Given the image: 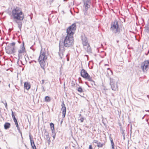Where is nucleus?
<instances>
[{"mask_svg": "<svg viewBox=\"0 0 149 149\" xmlns=\"http://www.w3.org/2000/svg\"><path fill=\"white\" fill-rule=\"evenodd\" d=\"M67 60L68 61H69V59H67Z\"/></svg>", "mask_w": 149, "mask_h": 149, "instance_id": "13d9d810", "label": "nucleus"}, {"mask_svg": "<svg viewBox=\"0 0 149 149\" xmlns=\"http://www.w3.org/2000/svg\"><path fill=\"white\" fill-rule=\"evenodd\" d=\"M105 65H107V64H105Z\"/></svg>", "mask_w": 149, "mask_h": 149, "instance_id": "bf43d9fd", "label": "nucleus"}, {"mask_svg": "<svg viewBox=\"0 0 149 149\" xmlns=\"http://www.w3.org/2000/svg\"><path fill=\"white\" fill-rule=\"evenodd\" d=\"M19 132L21 134V135L22 136V132L20 130V131H19Z\"/></svg>", "mask_w": 149, "mask_h": 149, "instance_id": "09e8293b", "label": "nucleus"}, {"mask_svg": "<svg viewBox=\"0 0 149 149\" xmlns=\"http://www.w3.org/2000/svg\"><path fill=\"white\" fill-rule=\"evenodd\" d=\"M84 56H86L87 57V59L88 60V55H84Z\"/></svg>", "mask_w": 149, "mask_h": 149, "instance_id": "de8ad7c7", "label": "nucleus"}, {"mask_svg": "<svg viewBox=\"0 0 149 149\" xmlns=\"http://www.w3.org/2000/svg\"><path fill=\"white\" fill-rule=\"evenodd\" d=\"M93 142L95 143H96L97 144V145L98 143L99 142L98 141L96 140H94L93 141Z\"/></svg>", "mask_w": 149, "mask_h": 149, "instance_id": "4c0bfd02", "label": "nucleus"}, {"mask_svg": "<svg viewBox=\"0 0 149 149\" xmlns=\"http://www.w3.org/2000/svg\"><path fill=\"white\" fill-rule=\"evenodd\" d=\"M111 143L112 149H114V144L113 140L111 137H109Z\"/></svg>", "mask_w": 149, "mask_h": 149, "instance_id": "6ab92c4d", "label": "nucleus"}, {"mask_svg": "<svg viewBox=\"0 0 149 149\" xmlns=\"http://www.w3.org/2000/svg\"><path fill=\"white\" fill-rule=\"evenodd\" d=\"M54 1V0H48V1L49 2L50 4L51 5Z\"/></svg>", "mask_w": 149, "mask_h": 149, "instance_id": "f704fd0d", "label": "nucleus"}, {"mask_svg": "<svg viewBox=\"0 0 149 149\" xmlns=\"http://www.w3.org/2000/svg\"><path fill=\"white\" fill-rule=\"evenodd\" d=\"M84 118L83 117H81L79 120H80L81 122H83L84 121Z\"/></svg>", "mask_w": 149, "mask_h": 149, "instance_id": "c9c22d12", "label": "nucleus"}, {"mask_svg": "<svg viewBox=\"0 0 149 149\" xmlns=\"http://www.w3.org/2000/svg\"><path fill=\"white\" fill-rule=\"evenodd\" d=\"M31 62H29V63H31Z\"/></svg>", "mask_w": 149, "mask_h": 149, "instance_id": "6e6d98bb", "label": "nucleus"}, {"mask_svg": "<svg viewBox=\"0 0 149 149\" xmlns=\"http://www.w3.org/2000/svg\"><path fill=\"white\" fill-rule=\"evenodd\" d=\"M6 48H8V49H10L11 51V52L14 53V50H15V48L14 47H6Z\"/></svg>", "mask_w": 149, "mask_h": 149, "instance_id": "4be33fe9", "label": "nucleus"}, {"mask_svg": "<svg viewBox=\"0 0 149 149\" xmlns=\"http://www.w3.org/2000/svg\"><path fill=\"white\" fill-rule=\"evenodd\" d=\"M110 84L112 90L114 91L118 90V88L117 82L114 79L111 78V77H110Z\"/></svg>", "mask_w": 149, "mask_h": 149, "instance_id": "0eeeda50", "label": "nucleus"}, {"mask_svg": "<svg viewBox=\"0 0 149 149\" xmlns=\"http://www.w3.org/2000/svg\"><path fill=\"white\" fill-rule=\"evenodd\" d=\"M24 87L25 89L28 90L30 88L31 85L28 82H25L24 83Z\"/></svg>", "mask_w": 149, "mask_h": 149, "instance_id": "4468645a", "label": "nucleus"}, {"mask_svg": "<svg viewBox=\"0 0 149 149\" xmlns=\"http://www.w3.org/2000/svg\"><path fill=\"white\" fill-rule=\"evenodd\" d=\"M84 8L88 9L90 7L91 0H82Z\"/></svg>", "mask_w": 149, "mask_h": 149, "instance_id": "9d476101", "label": "nucleus"}, {"mask_svg": "<svg viewBox=\"0 0 149 149\" xmlns=\"http://www.w3.org/2000/svg\"><path fill=\"white\" fill-rule=\"evenodd\" d=\"M45 135H49V133L48 132L46 131L45 133Z\"/></svg>", "mask_w": 149, "mask_h": 149, "instance_id": "a19ab883", "label": "nucleus"}, {"mask_svg": "<svg viewBox=\"0 0 149 149\" xmlns=\"http://www.w3.org/2000/svg\"><path fill=\"white\" fill-rule=\"evenodd\" d=\"M29 137L31 141V146H32L33 144H34V143L33 140L32 139L31 135L30 134H29Z\"/></svg>", "mask_w": 149, "mask_h": 149, "instance_id": "b1692460", "label": "nucleus"}, {"mask_svg": "<svg viewBox=\"0 0 149 149\" xmlns=\"http://www.w3.org/2000/svg\"><path fill=\"white\" fill-rule=\"evenodd\" d=\"M50 126L51 128V129L52 131H54V124L52 123H51L50 124Z\"/></svg>", "mask_w": 149, "mask_h": 149, "instance_id": "5701e85b", "label": "nucleus"}, {"mask_svg": "<svg viewBox=\"0 0 149 149\" xmlns=\"http://www.w3.org/2000/svg\"><path fill=\"white\" fill-rule=\"evenodd\" d=\"M76 29V25L75 23L72 24L67 29V34L71 35L73 36L75 31Z\"/></svg>", "mask_w": 149, "mask_h": 149, "instance_id": "39448f33", "label": "nucleus"}, {"mask_svg": "<svg viewBox=\"0 0 149 149\" xmlns=\"http://www.w3.org/2000/svg\"><path fill=\"white\" fill-rule=\"evenodd\" d=\"M62 108L61 110L62 111V116L63 118L65 117L66 112V108L64 103V101L62 102L61 104Z\"/></svg>", "mask_w": 149, "mask_h": 149, "instance_id": "f8f14e48", "label": "nucleus"}, {"mask_svg": "<svg viewBox=\"0 0 149 149\" xmlns=\"http://www.w3.org/2000/svg\"><path fill=\"white\" fill-rule=\"evenodd\" d=\"M141 68L143 72L148 70L149 68V60L145 61L141 64Z\"/></svg>", "mask_w": 149, "mask_h": 149, "instance_id": "6e6552de", "label": "nucleus"}, {"mask_svg": "<svg viewBox=\"0 0 149 149\" xmlns=\"http://www.w3.org/2000/svg\"><path fill=\"white\" fill-rule=\"evenodd\" d=\"M80 75L81 77L88 81H92L91 77L87 71L84 69H82L80 72Z\"/></svg>", "mask_w": 149, "mask_h": 149, "instance_id": "423d86ee", "label": "nucleus"}, {"mask_svg": "<svg viewBox=\"0 0 149 149\" xmlns=\"http://www.w3.org/2000/svg\"><path fill=\"white\" fill-rule=\"evenodd\" d=\"M78 80H79V83H82V81L81 80V78H80V77L79 78Z\"/></svg>", "mask_w": 149, "mask_h": 149, "instance_id": "e433bc0d", "label": "nucleus"}, {"mask_svg": "<svg viewBox=\"0 0 149 149\" xmlns=\"http://www.w3.org/2000/svg\"><path fill=\"white\" fill-rule=\"evenodd\" d=\"M32 146V148L33 149H37L36 146L35 145V144H33L32 146Z\"/></svg>", "mask_w": 149, "mask_h": 149, "instance_id": "473e14b6", "label": "nucleus"}, {"mask_svg": "<svg viewBox=\"0 0 149 149\" xmlns=\"http://www.w3.org/2000/svg\"><path fill=\"white\" fill-rule=\"evenodd\" d=\"M146 29L148 31H149V25L145 27Z\"/></svg>", "mask_w": 149, "mask_h": 149, "instance_id": "72a5a7b5", "label": "nucleus"}, {"mask_svg": "<svg viewBox=\"0 0 149 149\" xmlns=\"http://www.w3.org/2000/svg\"><path fill=\"white\" fill-rule=\"evenodd\" d=\"M43 91H45V90L44 89V88H43Z\"/></svg>", "mask_w": 149, "mask_h": 149, "instance_id": "603ef678", "label": "nucleus"}, {"mask_svg": "<svg viewBox=\"0 0 149 149\" xmlns=\"http://www.w3.org/2000/svg\"><path fill=\"white\" fill-rule=\"evenodd\" d=\"M46 140L48 141L49 143V144L50 142H51V140L50 139V138L49 136V135H46Z\"/></svg>", "mask_w": 149, "mask_h": 149, "instance_id": "a878e982", "label": "nucleus"}, {"mask_svg": "<svg viewBox=\"0 0 149 149\" xmlns=\"http://www.w3.org/2000/svg\"><path fill=\"white\" fill-rule=\"evenodd\" d=\"M12 117L13 119V120H14V121L15 123V125H18V123L17 120L15 116V115L14 114V113H13V111L12 110Z\"/></svg>", "mask_w": 149, "mask_h": 149, "instance_id": "f3484780", "label": "nucleus"}, {"mask_svg": "<svg viewBox=\"0 0 149 149\" xmlns=\"http://www.w3.org/2000/svg\"><path fill=\"white\" fill-rule=\"evenodd\" d=\"M34 61V62H36V61Z\"/></svg>", "mask_w": 149, "mask_h": 149, "instance_id": "052dcab7", "label": "nucleus"}, {"mask_svg": "<svg viewBox=\"0 0 149 149\" xmlns=\"http://www.w3.org/2000/svg\"><path fill=\"white\" fill-rule=\"evenodd\" d=\"M5 107L6 108V109H7V104L6 102V103L5 104Z\"/></svg>", "mask_w": 149, "mask_h": 149, "instance_id": "37998d69", "label": "nucleus"}, {"mask_svg": "<svg viewBox=\"0 0 149 149\" xmlns=\"http://www.w3.org/2000/svg\"><path fill=\"white\" fill-rule=\"evenodd\" d=\"M74 42L73 36L71 35L67 34L66 36L64 38L63 42V45H61V42H60L58 54L61 58H62L63 53L65 51L64 46L66 47H70L73 45Z\"/></svg>", "mask_w": 149, "mask_h": 149, "instance_id": "f257e3e1", "label": "nucleus"}, {"mask_svg": "<svg viewBox=\"0 0 149 149\" xmlns=\"http://www.w3.org/2000/svg\"><path fill=\"white\" fill-rule=\"evenodd\" d=\"M76 87H79V85L78 84H77V83H76Z\"/></svg>", "mask_w": 149, "mask_h": 149, "instance_id": "c03bdc74", "label": "nucleus"}, {"mask_svg": "<svg viewBox=\"0 0 149 149\" xmlns=\"http://www.w3.org/2000/svg\"><path fill=\"white\" fill-rule=\"evenodd\" d=\"M111 29L115 33H119L120 32V29L119 27L118 22L116 20H115L111 24Z\"/></svg>", "mask_w": 149, "mask_h": 149, "instance_id": "20e7f679", "label": "nucleus"}, {"mask_svg": "<svg viewBox=\"0 0 149 149\" xmlns=\"http://www.w3.org/2000/svg\"><path fill=\"white\" fill-rule=\"evenodd\" d=\"M52 136L54 139L56 136V134L55 133V131H52Z\"/></svg>", "mask_w": 149, "mask_h": 149, "instance_id": "c85d7f7f", "label": "nucleus"}, {"mask_svg": "<svg viewBox=\"0 0 149 149\" xmlns=\"http://www.w3.org/2000/svg\"><path fill=\"white\" fill-rule=\"evenodd\" d=\"M10 124L9 123H6L4 125V127L5 129H8L10 128Z\"/></svg>", "mask_w": 149, "mask_h": 149, "instance_id": "a211bd4d", "label": "nucleus"}, {"mask_svg": "<svg viewBox=\"0 0 149 149\" xmlns=\"http://www.w3.org/2000/svg\"><path fill=\"white\" fill-rule=\"evenodd\" d=\"M46 51L45 49H42L39 56L38 61L41 67L45 70V62L47 59V57L46 54Z\"/></svg>", "mask_w": 149, "mask_h": 149, "instance_id": "7ed1b4c3", "label": "nucleus"}, {"mask_svg": "<svg viewBox=\"0 0 149 149\" xmlns=\"http://www.w3.org/2000/svg\"><path fill=\"white\" fill-rule=\"evenodd\" d=\"M75 83H76V80L72 81L71 83L72 86V87L74 86L75 85Z\"/></svg>", "mask_w": 149, "mask_h": 149, "instance_id": "cd10ccee", "label": "nucleus"}, {"mask_svg": "<svg viewBox=\"0 0 149 149\" xmlns=\"http://www.w3.org/2000/svg\"><path fill=\"white\" fill-rule=\"evenodd\" d=\"M130 134H131L132 133V126L131 127V129L130 131Z\"/></svg>", "mask_w": 149, "mask_h": 149, "instance_id": "49530a36", "label": "nucleus"}, {"mask_svg": "<svg viewBox=\"0 0 149 149\" xmlns=\"http://www.w3.org/2000/svg\"><path fill=\"white\" fill-rule=\"evenodd\" d=\"M12 13L13 21L18 24V27L21 30L22 26V22L21 21L23 20L24 18V13L21 9L19 7L14 8Z\"/></svg>", "mask_w": 149, "mask_h": 149, "instance_id": "f03ea898", "label": "nucleus"}, {"mask_svg": "<svg viewBox=\"0 0 149 149\" xmlns=\"http://www.w3.org/2000/svg\"><path fill=\"white\" fill-rule=\"evenodd\" d=\"M85 83L88 86V87H92V86H90V85H88V83L87 82H85Z\"/></svg>", "mask_w": 149, "mask_h": 149, "instance_id": "ea45409f", "label": "nucleus"}, {"mask_svg": "<svg viewBox=\"0 0 149 149\" xmlns=\"http://www.w3.org/2000/svg\"><path fill=\"white\" fill-rule=\"evenodd\" d=\"M25 49L24 46V43L23 42V45L22 46L21 49L18 50V53L22 54L24 52H25Z\"/></svg>", "mask_w": 149, "mask_h": 149, "instance_id": "2eb2a0df", "label": "nucleus"}, {"mask_svg": "<svg viewBox=\"0 0 149 149\" xmlns=\"http://www.w3.org/2000/svg\"><path fill=\"white\" fill-rule=\"evenodd\" d=\"M88 9L84 8L83 11L84 13L85 19L88 20L91 17V15L90 13L88 12Z\"/></svg>", "mask_w": 149, "mask_h": 149, "instance_id": "9b49d317", "label": "nucleus"}, {"mask_svg": "<svg viewBox=\"0 0 149 149\" xmlns=\"http://www.w3.org/2000/svg\"><path fill=\"white\" fill-rule=\"evenodd\" d=\"M144 117H145V116H144L143 117V118H142V119H143V118H144Z\"/></svg>", "mask_w": 149, "mask_h": 149, "instance_id": "5fc2aeb1", "label": "nucleus"}, {"mask_svg": "<svg viewBox=\"0 0 149 149\" xmlns=\"http://www.w3.org/2000/svg\"><path fill=\"white\" fill-rule=\"evenodd\" d=\"M10 45V47H15V43L14 42H13L9 44Z\"/></svg>", "mask_w": 149, "mask_h": 149, "instance_id": "c756f323", "label": "nucleus"}, {"mask_svg": "<svg viewBox=\"0 0 149 149\" xmlns=\"http://www.w3.org/2000/svg\"><path fill=\"white\" fill-rule=\"evenodd\" d=\"M90 81L91 82V85L92 86H93V84H95V81L93 80L92 78V81Z\"/></svg>", "mask_w": 149, "mask_h": 149, "instance_id": "2f4dec72", "label": "nucleus"}, {"mask_svg": "<svg viewBox=\"0 0 149 149\" xmlns=\"http://www.w3.org/2000/svg\"><path fill=\"white\" fill-rule=\"evenodd\" d=\"M8 86H9V88H10V84H9V85H8Z\"/></svg>", "mask_w": 149, "mask_h": 149, "instance_id": "8fccbe9b", "label": "nucleus"}, {"mask_svg": "<svg viewBox=\"0 0 149 149\" xmlns=\"http://www.w3.org/2000/svg\"><path fill=\"white\" fill-rule=\"evenodd\" d=\"M83 47L88 53H91V49L89 44L85 47L83 46Z\"/></svg>", "mask_w": 149, "mask_h": 149, "instance_id": "ddd939ff", "label": "nucleus"}, {"mask_svg": "<svg viewBox=\"0 0 149 149\" xmlns=\"http://www.w3.org/2000/svg\"><path fill=\"white\" fill-rule=\"evenodd\" d=\"M81 40L82 41L83 46H85V47L86 45L89 44L88 42L87 38L85 35L83 34L81 36Z\"/></svg>", "mask_w": 149, "mask_h": 149, "instance_id": "1a4fd4ad", "label": "nucleus"}, {"mask_svg": "<svg viewBox=\"0 0 149 149\" xmlns=\"http://www.w3.org/2000/svg\"><path fill=\"white\" fill-rule=\"evenodd\" d=\"M51 99L50 97L48 96H46L45 97V101L46 102H50L51 101Z\"/></svg>", "mask_w": 149, "mask_h": 149, "instance_id": "412c9836", "label": "nucleus"}, {"mask_svg": "<svg viewBox=\"0 0 149 149\" xmlns=\"http://www.w3.org/2000/svg\"><path fill=\"white\" fill-rule=\"evenodd\" d=\"M44 83V80H42V84H43Z\"/></svg>", "mask_w": 149, "mask_h": 149, "instance_id": "a18cd8bd", "label": "nucleus"}, {"mask_svg": "<svg viewBox=\"0 0 149 149\" xmlns=\"http://www.w3.org/2000/svg\"><path fill=\"white\" fill-rule=\"evenodd\" d=\"M76 90L78 92L80 93H81L83 92V90L81 86H79L78 87H77Z\"/></svg>", "mask_w": 149, "mask_h": 149, "instance_id": "aec40b11", "label": "nucleus"}, {"mask_svg": "<svg viewBox=\"0 0 149 149\" xmlns=\"http://www.w3.org/2000/svg\"><path fill=\"white\" fill-rule=\"evenodd\" d=\"M120 131H121V132L123 135V136L124 138V139L125 138V134L124 133L123 130L121 127H120Z\"/></svg>", "mask_w": 149, "mask_h": 149, "instance_id": "bb28decb", "label": "nucleus"}, {"mask_svg": "<svg viewBox=\"0 0 149 149\" xmlns=\"http://www.w3.org/2000/svg\"><path fill=\"white\" fill-rule=\"evenodd\" d=\"M89 149H92L91 145H90L89 146Z\"/></svg>", "mask_w": 149, "mask_h": 149, "instance_id": "79ce46f5", "label": "nucleus"}, {"mask_svg": "<svg viewBox=\"0 0 149 149\" xmlns=\"http://www.w3.org/2000/svg\"><path fill=\"white\" fill-rule=\"evenodd\" d=\"M9 30H10V31H11V29H9Z\"/></svg>", "mask_w": 149, "mask_h": 149, "instance_id": "864d4df0", "label": "nucleus"}, {"mask_svg": "<svg viewBox=\"0 0 149 149\" xmlns=\"http://www.w3.org/2000/svg\"><path fill=\"white\" fill-rule=\"evenodd\" d=\"M16 127H17V129L18 130V131H20V128H19V125H17H17H16Z\"/></svg>", "mask_w": 149, "mask_h": 149, "instance_id": "58836bf2", "label": "nucleus"}, {"mask_svg": "<svg viewBox=\"0 0 149 149\" xmlns=\"http://www.w3.org/2000/svg\"><path fill=\"white\" fill-rule=\"evenodd\" d=\"M104 144L103 143H101L99 142L97 145V146L99 148H102Z\"/></svg>", "mask_w": 149, "mask_h": 149, "instance_id": "393cba45", "label": "nucleus"}, {"mask_svg": "<svg viewBox=\"0 0 149 149\" xmlns=\"http://www.w3.org/2000/svg\"><path fill=\"white\" fill-rule=\"evenodd\" d=\"M147 97H149V95H147Z\"/></svg>", "mask_w": 149, "mask_h": 149, "instance_id": "4d7b16f0", "label": "nucleus"}, {"mask_svg": "<svg viewBox=\"0 0 149 149\" xmlns=\"http://www.w3.org/2000/svg\"><path fill=\"white\" fill-rule=\"evenodd\" d=\"M107 69V76L108 78H110V77H109V76L113 74V72L110 68H108Z\"/></svg>", "mask_w": 149, "mask_h": 149, "instance_id": "dca6fc26", "label": "nucleus"}, {"mask_svg": "<svg viewBox=\"0 0 149 149\" xmlns=\"http://www.w3.org/2000/svg\"><path fill=\"white\" fill-rule=\"evenodd\" d=\"M18 59H19L20 58H21L22 57V55L21 54V53H18Z\"/></svg>", "mask_w": 149, "mask_h": 149, "instance_id": "7c9ffc66", "label": "nucleus"}, {"mask_svg": "<svg viewBox=\"0 0 149 149\" xmlns=\"http://www.w3.org/2000/svg\"><path fill=\"white\" fill-rule=\"evenodd\" d=\"M81 114H79V116H81Z\"/></svg>", "mask_w": 149, "mask_h": 149, "instance_id": "3c124183", "label": "nucleus"}]
</instances>
